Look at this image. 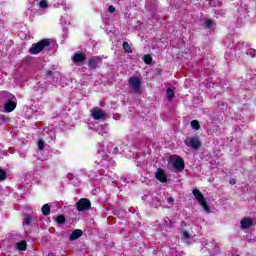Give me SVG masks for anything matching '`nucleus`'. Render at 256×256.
<instances>
[{
	"label": "nucleus",
	"instance_id": "393cba45",
	"mask_svg": "<svg viewBox=\"0 0 256 256\" xmlns=\"http://www.w3.org/2000/svg\"><path fill=\"white\" fill-rule=\"evenodd\" d=\"M23 225H26L27 227H29V225H31V216L26 215V216L24 217Z\"/></svg>",
	"mask_w": 256,
	"mask_h": 256
},
{
	"label": "nucleus",
	"instance_id": "f8f14e48",
	"mask_svg": "<svg viewBox=\"0 0 256 256\" xmlns=\"http://www.w3.org/2000/svg\"><path fill=\"white\" fill-rule=\"evenodd\" d=\"M72 61L75 63V65H77V63H83V61H85V54L81 52L74 53L72 56Z\"/></svg>",
	"mask_w": 256,
	"mask_h": 256
},
{
	"label": "nucleus",
	"instance_id": "4c0bfd02",
	"mask_svg": "<svg viewBox=\"0 0 256 256\" xmlns=\"http://www.w3.org/2000/svg\"><path fill=\"white\" fill-rule=\"evenodd\" d=\"M250 77H252V79H255V77H256V70L252 71V74H250Z\"/></svg>",
	"mask_w": 256,
	"mask_h": 256
},
{
	"label": "nucleus",
	"instance_id": "dca6fc26",
	"mask_svg": "<svg viewBox=\"0 0 256 256\" xmlns=\"http://www.w3.org/2000/svg\"><path fill=\"white\" fill-rule=\"evenodd\" d=\"M16 249L18 251H27V242L25 240H22L16 243Z\"/></svg>",
	"mask_w": 256,
	"mask_h": 256
},
{
	"label": "nucleus",
	"instance_id": "2eb2a0df",
	"mask_svg": "<svg viewBox=\"0 0 256 256\" xmlns=\"http://www.w3.org/2000/svg\"><path fill=\"white\" fill-rule=\"evenodd\" d=\"M82 235H83V231L79 229L74 230L70 235V241H77V239H79V237H82Z\"/></svg>",
	"mask_w": 256,
	"mask_h": 256
},
{
	"label": "nucleus",
	"instance_id": "9d476101",
	"mask_svg": "<svg viewBox=\"0 0 256 256\" xmlns=\"http://www.w3.org/2000/svg\"><path fill=\"white\" fill-rule=\"evenodd\" d=\"M155 178L160 183H167V174H165V170L162 168H158L155 172Z\"/></svg>",
	"mask_w": 256,
	"mask_h": 256
},
{
	"label": "nucleus",
	"instance_id": "58836bf2",
	"mask_svg": "<svg viewBox=\"0 0 256 256\" xmlns=\"http://www.w3.org/2000/svg\"><path fill=\"white\" fill-rule=\"evenodd\" d=\"M46 75H48V76L53 75V72L51 70H49V71L46 72Z\"/></svg>",
	"mask_w": 256,
	"mask_h": 256
},
{
	"label": "nucleus",
	"instance_id": "b1692460",
	"mask_svg": "<svg viewBox=\"0 0 256 256\" xmlns=\"http://www.w3.org/2000/svg\"><path fill=\"white\" fill-rule=\"evenodd\" d=\"M123 49H124V51L126 52V53H132V49H131V46L129 45V43H127V42H124L123 43Z\"/></svg>",
	"mask_w": 256,
	"mask_h": 256
},
{
	"label": "nucleus",
	"instance_id": "bb28decb",
	"mask_svg": "<svg viewBox=\"0 0 256 256\" xmlns=\"http://www.w3.org/2000/svg\"><path fill=\"white\" fill-rule=\"evenodd\" d=\"M143 61L146 63V65H150L151 61H153V58H151V55H144Z\"/></svg>",
	"mask_w": 256,
	"mask_h": 256
},
{
	"label": "nucleus",
	"instance_id": "6ab92c4d",
	"mask_svg": "<svg viewBox=\"0 0 256 256\" xmlns=\"http://www.w3.org/2000/svg\"><path fill=\"white\" fill-rule=\"evenodd\" d=\"M224 43L228 49H233V36H229Z\"/></svg>",
	"mask_w": 256,
	"mask_h": 256
},
{
	"label": "nucleus",
	"instance_id": "aec40b11",
	"mask_svg": "<svg viewBox=\"0 0 256 256\" xmlns=\"http://www.w3.org/2000/svg\"><path fill=\"white\" fill-rule=\"evenodd\" d=\"M192 129H195V131H199V129H201V125L199 124V121L197 120H193L190 123Z\"/></svg>",
	"mask_w": 256,
	"mask_h": 256
},
{
	"label": "nucleus",
	"instance_id": "f03ea898",
	"mask_svg": "<svg viewBox=\"0 0 256 256\" xmlns=\"http://www.w3.org/2000/svg\"><path fill=\"white\" fill-rule=\"evenodd\" d=\"M192 193L196 201L202 207L203 211L205 213H211V208L209 207V204H207V200H205V196H203V193H201V191H199L198 189H193Z\"/></svg>",
	"mask_w": 256,
	"mask_h": 256
},
{
	"label": "nucleus",
	"instance_id": "ddd939ff",
	"mask_svg": "<svg viewBox=\"0 0 256 256\" xmlns=\"http://www.w3.org/2000/svg\"><path fill=\"white\" fill-rule=\"evenodd\" d=\"M108 161L109 156L106 154H102V160H96L95 163H97L98 165H104V167H109V165H113V160H111V163H109Z\"/></svg>",
	"mask_w": 256,
	"mask_h": 256
},
{
	"label": "nucleus",
	"instance_id": "7c9ffc66",
	"mask_svg": "<svg viewBox=\"0 0 256 256\" xmlns=\"http://www.w3.org/2000/svg\"><path fill=\"white\" fill-rule=\"evenodd\" d=\"M4 179H7V172L0 170V181H4Z\"/></svg>",
	"mask_w": 256,
	"mask_h": 256
},
{
	"label": "nucleus",
	"instance_id": "c9c22d12",
	"mask_svg": "<svg viewBox=\"0 0 256 256\" xmlns=\"http://www.w3.org/2000/svg\"><path fill=\"white\" fill-rule=\"evenodd\" d=\"M109 13H115V6L111 5L108 7Z\"/></svg>",
	"mask_w": 256,
	"mask_h": 256
},
{
	"label": "nucleus",
	"instance_id": "cd10ccee",
	"mask_svg": "<svg viewBox=\"0 0 256 256\" xmlns=\"http://www.w3.org/2000/svg\"><path fill=\"white\" fill-rule=\"evenodd\" d=\"M246 53L250 55V57H256V50L253 48L248 49Z\"/></svg>",
	"mask_w": 256,
	"mask_h": 256
},
{
	"label": "nucleus",
	"instance_id": "a211bd4d",
	"mask_svg": "<svg viewBox=\"0 0 256 256\" xmlns=\"http://www.w3.org/2000/svg\"><path fill=\"white\" fill-rule=\"evenodd\" d=\"M42 213H43V215H45V216L50 215V213H51V206H49V204L43 205V206H42Z\"/></svg>",
	"mask_w": 256,
	"mask_h": 256
},
{
	"label": "nucleus",
	"instance_id": "e433bc0d",
	"mask_svg": "<svg viewBox=\"0 0 256 256\" xmlns=\"http://www.w3.org/2000/svg\"><path fill=\"white\" fill-rule=\"evenodd\" d=\"M30 5H35L36 3H39L40 0H27Z\"/></svg>",
	"mask_w": 256,
	"mask_h": 256
},
{
	"label": "nucleus",
	"instance_id": "4468645a",
	"mask_svg": "<svg viewBox=\"0 0 256 256\" xmlns=\"http://www.w3.org/2000/svg\"><path fill=\"white\" fill-rule=\"evenodd\" d=\"M240 225L242 229H249L253 225V220L251 218H244L241 220Z\"/></svg>",
	"mask_w": 256,
	"mask_h": 256
},
{
	"label": "nucleus",
	"instance_id": "5701e85b",
	"mask_svg": "<svg viewBox=\"0 0 256 256\" xmlns=\"http://www.w3.org/2000/svg\"><path fill=\"white\" fill-rule=\"evenodd\" d=\"M35 5H39L40 9H45V7H47L48 3H47V0H40Z\"/></svg>",
	"mask_w": 256,
	"mask_h": 256
},
{
	"label": "nucleus",
	"instance_id": "473e14b6",
	"mask_svg": "<svg viewBox=\"0 0 256 256\" xmlns=\"http://www.w3.org/2000/svg\"><path fill=\"white\" fill-rule=\"evenodd\" d=\"M204 85H205V87H213V85H215V84H211V79H207V80H205L204 81Z\"/></svg>",
	"mask_w": 256,
	"mask_h": 256
},
{
	"label": "nucleus",
	"instance_id": "2f4dec72",
	"mask_svg": "<svg viewBox=\"0 0 256 256\" xmlns=\"http://www.w3.org/2000/svg\"><path fill=\"white\" fill-rule=\"evenodd\" d=\"M56 222H58L59 224H63L65 223V216L60 215L56 218Z\"/></svg>",
	"mask_w": 256,
	"mask_h": 256
},
{
	"label": "nucleus",
	"instance_id": "79ce46f5",
	"mask_svg": "<svg viewBox=\"0 0 256 256\" xmlns=\"http://www.w3.org/2000/svg\"><path fill=\"white\" fill-rule=\"evenodd\" d=\"M225 59H229V57L227 56V54H225Z\"/></svg>",
	"mask_w": 256,
	"mask_h": 256
},
{
	"label": "nucleus",
	"instance_id": "39448f33",
	"mask_svg": "<svg viewBox=\"0 0 256 256\" xmlns=\"http://www.w3.org/2000/svg\"><path fill=\"white\" fill-rule=\"evenodd\" d=\"M91 113L95 121H103L107 119V112H105V110H102L99 107H95L94 109H92Z\"/></svg>",
	"mask_w": 256,
	"mask_h": 256
},
{
	"label": "nucleus",
	"instance_id": "412c9836",
	"mask_svg": "<svg viewBox=\"0 0 256 256\" xmlns=\"http://www.w3.org/2000/svg\"><path fill=\"white\" fill-rule=\"evenodd\" d=\"M180 234L182 236V239H184V241H187L188 239L191 238V234H189L187 230H181Z\"/></svg>",
	"mask_w": 256,
	"mask_h": 256
},
{
	"label": "nucleus",
	"instance_id": "c03bdc74",
	"mask_svg": "<svg viewBox=\"0 0 256 256\" xmlns=\"http://www.w3.org/2000/svg\"><path fill=\"white\" fill-rule=\"evenodd\" d=\"M184 225H185V222L182 223V226H184Z\"/></svg>",
	"mask_w": 256,
	"mask_h": 256
},
{
	"label": "nucleus",
	"instance_id": "9b49d317",
	"mask_svg": "<svg viewBox=\"0 0 256 256\" xmlns=\"http://www.w3.org/2000/svg\"><path fill=\"white\" fill-rule=\"evenodd\" d=\"M88 65L90 67V69H97V67H99V65H101V58L99 57H92L89 61H88Z\"/></svg>",
	"mask_w": 256,
	"mask_h": 256
},
{
	"label": "nucleus",
	"instance_id": "0eeeda50",
	"mask_svg": "<svg viewBox=\"0 0 256 256\" xmlns=\"http://www.w3.org/2000/svg\"><path fill=\"white\" fill-rule=\"evenodd\" d=\"M76 209L77 211H88V209H91V201L87 198H81L76 203Z\"/></svg>",
	"mask_w": 256,
	"mask_h": 256
},
{
	"label": "nucleus",
	"instance_id": "7ed1b4c3",
	"mask_svg": "<svg viewBox=\"0 0 256 256\" xmlns=\"http://www.w3.org/2000/svg\"><path fill=\"white\" fill-rule=\"evenodd\" d=\"M51 45V41L49 39H43L36 44H33L29 50L31 55H37L43 51V49H47Z\"/></svg>",
	"mask_w": 256,
	"mask_h": 256
},
{
	"label": "nucleus",
	"instance_id": "423d86ee",
	"mask_svg": "<svg viewBox=\"0 0 256 256\" xmlns=\"http://www.w3.org/2000/svg\"><path fill=\"white\" fill-rule=\"evenodd\" d=\"M185 145L187 147H191V149H199L201 147V141L199 140V137H187L185 139Z\"/></svg>",
	"mask_w": 256,
	"mask_h": 256
},
{
	"label": "nucleus",
	"instance_id": "ea45409f",
	"mask_svg": "<svg viewBox=\"0 0 256 256\" xmlns=\"http://www.w3.org/2000/svg\"><path fill=\"white\" fill-rule=\"evenodd\" d=\"M89 177H90L91 179H95V176L92 175V174H89Z\"/></svg>",
	"mask_w": 256,
	"mask_h": 256
},
{
	"label": "nucleus",
	"instance_id": "6e6552de",
	"mask_svg": "<svg viewBox=\"0 0 256 256\" xmlns=\"http://www.w3.org/2000/svg\"><path fill=\"white\" fill-rule=\"evenodd\" d=\"M129 85L134 93H141V80L137 77H130Z\"/></svg>",
	"mask_w": 256,
	"mask_h": 256
},
{
	"label": "nucleus",
	"instance_id": "20e7f679",
	"mask_svg": "<svg viewBox=\"0 0 256 256\" xmlns=\"http://www.w3.org/2000/svg\"><path fill=\"white\" fill-rule=\"evenodd\" d=\"M171 166L176 171H183V169H185V162L183 161V158L179 156H171L168 162V169H171Z\"/></svg>",
	"mask_w": 256,
	"mask_h": 256
},
{
	"label": "nucleus",
	"instance_id": "f704fd0d",
	"mask_svg": "<svg viewBox=\"0 0 256 256\" xmlns=\"http://www.w3.org/2000/svg\"><path fill=\"white\" fill-rule=\"evenodd\" d=\"M167 203H168V205H173V203H175V199L170 196V197L167 199Z\"/></svg>",
	"mask_w": 256,
	"mask_h": 256
},
{
	"label": "nucleus",
	"instance_id": "37998d69",
	"mask_svg": "<svg viewBox=\"0 0 256 256\" xmlns=\"http://www.w3.org/2000/svg\"><path fill=\"white\" fill-rule=\"evenodd\" d=\"M98 129H104V127H103V126H100V127H98Z\"/></svg>",
	"mask_w": 256,
	"mask_h": 256
},
{
	"label": "nucleus",
	"instance_id": "4be33fe9",
	"mask_svg": "<svg viewBox=\"0 0 256 256\" xmlns=\"http://www.w3.org/2000/svg\"><path fill=\"white\" fill-rule=\"evenodd\" d=\"M235 49L236 51H245V42H238Z\"/></svg>",
	"mask_w": 256,
	"mask_h": 256
},
{
	"label": "nucleus",
	"instance_id": "72a5a7b5",
	"mask_svg": "<svg viewBox=\"0 0 256 256\" xmlns=\"http://www.w3.org/2000/svg\"><path fill=\"white\" fill-rule=\"evenodd\" d=\"M0 120H2L3 123H9V118L5 115H0Z\"/></svg>",
	"mask_w": 256,
	"mask_h": 256
},
{
	"label": "nucleus",
	"instance_id": "a19ab883",
	"mask_svg": "<svg viewBox=\"0 0 256 256\" xmlns=\"http://www.w3.org/2000/svg\"><path fill=\"white\" fill-rule=\"evenodd\" d=\"M230 184H231V185H235V180H231V181H230Z\"/></svg>",
	"mask_w": 256,
	"mask_h": 256
},
{
	"label": "nucleus",
	"instance_id": "a878e982",
	"mask_svg": "<svg viewBox=\"0 0 256 256\" xmlns=\"http://www.w3.org/2000/svg\"><path fill=\"white\" fill-rule=\"evenodd\" d=\"M164 225L165 227H168L169 229H171V227H173V222L169 218H164Z\"/></svg>",
	"mask_w": 256,
	"mask_h": 256
},
{
	"label": "nucleus",
	"instance_id": "c756f323",
	"mask_svg": "<svg viewBox=\"0 0 256 256\" xmlns=\"http://www.w3.org/2000/svg\"><path fill=\"white\" fill-rule=\"evenodd\" d=\"M213 20H206L205 21V27L206 29H211V27H213Z\"/></svg>",
	"mask_w": 256,
	"mask_h": 256
},
{
	"label": "nucleus",
	"instance_id": "f3484780",
	"mask_svg": "<svg viewBox=\"0 0 256 256\" xmlns=\"http://www.w3.org/2000/svg\"><path fill=\"white\" fill-rule=\"evenodd\" d=\"M166 97L168 101H173V98L175 97V91L172 88H167Z\"/></svg>",
	"mask_w": 256,
	"mask_h": 256
},
{
	"label": "nucleus",
	"instance_id": "f257e3e1",
	"mask_svg": "<svg viewBox=\"0 0 256 256\" xmlns=\"http://www.w3.org/2000/svg\"><path fill=\"white\" fill-rule=\"evenodd\" d=\"M0 99L4 103V111L6 113H11L12 111H15V108L17 107V98L15 95L3 91L0 92Z\"/></svg>",
	"mask_w": 256,
	"mask_h": 256
},
{
	"label": "nucleus",
	"instance_id": "1a4fd4ad",
	"mask_svg": "<svg viewBox=\"0 0 256 256\" xmlns=\"http://www.w3.org/2000/svg\"><path fill=\"white\" fill-rule=\"evenodd\" d=\"M205 242H202V245L208 249V252L210 253V255L212 256H215V255H218L219 253V246H217V243L215 242H210V243H205Z\"/></svg>",
	"mask_w": 256,
	"mask_h": 256
},
{
	"label": "nucleus",
	"instance_id": "c85d7f7f",
	"mask_svg": "<svg viewBox=\"0 0 256 256\" xmlns=\"http://www.w3.org/2000/svg\"><path fill=\"white\" fill-rule=\"evenodd\" d=\"M38 149L43 151L45 149V142L43 140L38 141Z\"/></svg>",
	"mask_w": 256,
	"mask_h": 256
}]
</instances>
